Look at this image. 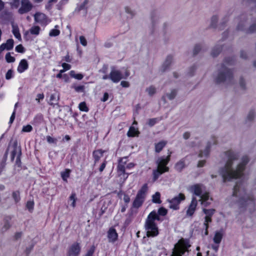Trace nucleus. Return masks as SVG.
I'll list each match as a JSON object with an SVG mask.
<instances>
[{
	"label": "nucleus",
	"mask_w": 256,
	"mask_h": 256,
	"mask_svg": "<svg viewBox=\"0 0 256 256\" xmlns=\"http://www.w3.org/2000/svg\"><path fill=\"white\" fill-rule=\"evenodd\" d=\"M191 190L194 194L198 196H200L202 193V186L196 184L191 187Z\"/></svg>",
	"instance_id": "aec40b11"
},
{
	"label": "nucleus",
	"mask_w": 256,
	"mask_h": 256,
	"mask_svg": "<svg viewBox=\"0 0 256 256\" xmlns=\"http://www.w3.org/2000/svg\"><path fill=\"white\" fill-rule=\"evenodd\" d=\"M59 96H56L55 94H52L50 96L49 104L51 106H54L55 105H58V101Z\"/></svg>",
	"instance_id": "393cba45"
},
{
	"label": "nucleus",
	"mask_w": 256,
	"mask_h": 256,
	"mask_svg": "<svg viewBox=\"0 0 256 256\" xmlns=\"http://www.w3.org/2000/svg\"><path fill=\"white\" fill-rule=\"evenodd\" d=\"M203 212L206 214V216H209L211 218L212 216L214 214L215 210L214 209L207 210L204 208Z\"/></svg>",
	"instance_id": "58836bf2"
},
{
	"label": "nucleus",
	"mask_w": 256,
	"mask_h": 256,
	"mask_svg": "<svg viewBox=\"0 0 256 256\" xmlns=\"http://www.w3.org/2000/svg\"><path fill=\"white\" fill-rule=\"evenodd\" d=\"M220 51H221V48L220 47L214 48L212 50V51L211 52V54L213 56H216L219 54V53L220 52Z\"/></svg>",
	"instance_id": "37998d69"
},
{
	"label": "nucleus",
	"mask_w": 256,
	"mask_h": 256,
	"mask_svg": "<svg viewBox=\"0 0 256 256\" xmlns=\"http://www.w3.org/2000/svg\"><path fill=\"white\" fill-rule=\"evenodd\" d=\"M157 121H158V120H157L156 118H150V119L148 120V124L150 126H152L156 124Z\"/></svg>",
	"instance_id": "603ef678"
},
{
	"label": "nucleus",
	"mask_w": 256,
	"mask_h": 256,
	"mask_svg": "<svg viewBox=\"0 0 256 256\" xmlns=\"http://www.w3.org/2000/svg\"><path fill=\"white\" fill-rule=\"evenodd\" d=\"M2 46H4V48L7 50H10L13 48L14 46V40L12 39L8 40L6 43L2 44Z\"/></svg>",
	"instance_id": "cd10ccee"
},
{
	"label": "nucleus",
	"mask_w": 256,
	"mask_h": 256,
	"mask_svg": "<svg viewBox=\"0 0 256 256\" xmlns=\"http://www.w3.org/2000/svg\"><path fill=\"white\" fill-rule=\"evenodd\" d=\"M58 28V26H56L55 28L52 29L50 31V33H49V36H56L60 34V31L57 29Z\"/></svg>",
	"instance_id": "c756f323"
},
{
	"label": "nucleus",
	"mask_w": 256,
	"mask_h": 256,
	"mask_svg": "<svg viewBox=\"0 0 256 256\" xmlns=\"http://www.w3.org/2000/svg\"><path fill=\"white\" fill-rule=\"evenodd\" d=\"M201 50V46L199 45H196L195 46L194 49V54H197Z\"/></svg>",
	"instance_id": "e2e57ef3"
},
{
	"label": "nucleus",
	"mask_w": 256,
	"mask_h": 256,
	"mask_svg": "<svg viewBox=\"0 0 256 256\" xmlns=\"http://www.w3.org/2000/svg\"><path fill=\"white\" fill-rule=\"evenodd\" d=\"M44 98V95L43 94H37L36 100L38 101V102H40V100H42Z\"/></svg>",
	"instance_id": "69168bd1"
},
{
	"label": "nucleus",
	"mask_w": 256,
	"mask_h": 256,
	"mask_svg": "<svg viewBox=\"0 0 256 256\" xmlns=\"http://www.w3.org/2000/svg\"><path fill=\"white\" fill-rule=\"evenodd\" d=\"M148 189V187L147 184H146L142 186L140 190L138 192L136 198L133 202L134 207L138 208L142 204Z\"/></svg>",
	"instance_id": "0eeeda50"
},
{
	"label": "nucleus",
	"mask_w": 256,
	"mask_h": 256,
	"mask_svg": "<svg viewBox=\"0 0 256 256\" xmlns=\"http://www.w3.org/2000/svg\"><path fill=\"white\" fill-rule=\"evenodd\" d=\"M89 0H84V1L80 4L76 8L78 12L82 10H84L86 8V5L88 4Z\"/></svg>",
	"instance_id": "4c0bfd02"
},
{
	"label": "nucleus",
	"mask_w": 256,
	"mask_h": 256,
	"mask_svg": "<svg viewBox=\"0 0 256 256\" xmlns=\"http://www.w3.org/2000/svg\"><path fill=\"white\" fill-rule=\"evenodd\" d=\"M120 85L124 88H128L130 84L128 82L126 81H122L120 82Z\"/></svg>",
	"instance_id": "338daca9"
},
{
	"label": "nucleus",
	"mask_w": 256,
	"mask_h": 256,
	"mask_svg": "<svg viewBox=\"0 0 256 256\" xmlns=\"http://www.w3.org/2000/svg\"><path fill=\"white\" fill-rule=\"evenodd\" d=\"M12 32L16 38H17L18 40L21 39V36L19 32V30L18 26H13Z\"/></svg>",
	"instance_id": "473e14b6"
},
{
	"label": "nucleus",
	"mask_w": 256,
	"mask_h": 256,
	"mask_svg": "<svg viewBox=\"0 0 256 256\" xmlns=\"http://www.w3.org/2000/svg\"><path fill=\"white\" fill-rule=\"evenodd\" d=\"M9 148L12 149L11 151V159L12 160H14L15 157H18L21 155V148L20 146H18V142L16 141H14L12 146H10Z\"/></svg>",
	"instance_id": "9b49d317"
},
{
	"label": "nucleus",
	"mask_w": 256,
	"mask_h": 256,
	"mask_svg": "<svg viewBox=\"0 0 256 256\" xmlns=\"http://www.w3.org/2000/svg\"><path fill=\"white\" fill-rule=\"evenodd\" d=\"M128 162L127 158L124 157L120 158L118 160V176H122L123 180L122 182L124 183L126 179L128 177V174H126L125 168L126 165V164Z\"/></svg>",
	"instance_id": "6e6552de"
},
{
	"label": "nucleus",
	"mask_w": 256,
	"mask_h": 256,
	"mask_svg": "<svg viewBox=\"0 0 256 256\" xmlns=\"http://www.w3.org/2000/svg\"><path fill=\"white\" fill-rule=\"evenodd\" d=\"M6 59L7 62H14L15 60L14 57L11 56L10 53H8L6 55Z\"/></svg>",
	"instance_id": "c03bdc74"
},
{
	"label": "nucleus",
	"mask_w": 256,
	"mask_h": 256,
	"mask_svg": "<svg viewBox=\"0 0 256 256\" xmlns=\"http://www.w3.org/2000/svg\"><path fill=\"white\" fill-rule=\"evenodd\" d=\"M185 199V196L183 194L180 193L178 196H175L170 200H168L170 203V208L173 210H178L180 202Z\"/></svg>",
	"instance_id": "1a4fd4ad"
},
{
	"label": "nucleus",
	"mask_w": 256,
	"mask_h": 256,
	"mask_svg": "<svg viewBox=\"0 0 256 256\" xmlns=\"http://www.w3.org/2000/svg\"><path fill=\"white\" fill-rule=\"evenodd\" d=\"M172 152H170L168 156L165 158L164 157L158 158L156 161L157 168L154 170L152 172L153 181L155 182L159 176L165 172L169 170V168L166 166L167 164L170 160V157Z\"/></svg>",
	"instance_id": "20e7f679"
},
{
	"label": "nucleus",
	"mask_w": 256,
	"mask_h": 256,
	"mask_svg": "<svg viewBox=\"0 0 256 256\" xmlns=\"http://www.w3.org/2000/svg\"><path fill=\"white\" fill-rule=\"evenodd\" d=\"M256 32V24L252 25L248 30V32Z\"/></svg>",
	"instance_id": "680f3d73"
},
{
	"label": "nucleus",
	"mask_w": 256,
	"mask_h": 256,
	"mask_svg": "<svg viewBox=\"0 0 256 256\" xmlns=\"http://www.w3.org/2000/svg\"><path fill=\"white\" fill-rule=\"evenodd\" d=\"M40 28L38 26H32L28 31L26 32V34L30 32L32 34L38 35L40 32Z\"/></svg>",
	"instance_id": "5701e85b"
},
{
	"label": "nucleus",
	"mask_w": 256,
	"mask_h": 256,
	"mask_svg": "<svg viewBox=\"0 0 256 256\" xmlns=\"http://www.w3.org/2000/svg\"><path fill=\"white\" fill-rule=\"evenodd\" d=\"M209 198V194L208 192H205L203 194L200 196V201H201L202 204L204 206H208L210 203L208 202L207 200Z\"/></svg>",
	"instance_id": "4be33fe9"
},
{
	"label": "nucleus",
	"mask_w": 256,
	"mask_h": 256,
	"mask_svg": "<svg viewBox=\"0 0 256 256\" xmlns=\"http://www.w3.org/2000/svg\"><path fill=\"white\" fill-rule=\"evenodd\" d=\"M138 134V131L137 129L135 128L134 127L131 126L128 132V136H134Z\"/></svg>",
	"instance_id": "c85d7f7f"
},
{
	"label": "nucleus",
	"mask_w": 256,
	"mask_h": 256,
	"mask_svg": "<svg viewBox=\"0 0 256 256\" xmlns=\"http://www.w3.org/2000/svg\"><path fill=\"white\" fill-rule=\"evenodd\" d=\"M103 156V152L100 150H95L93 152V156L94 158L95 162H98L100 158H102Z\"/></svg>",
	"instance_id": "a878e982"
},
{
	"label": "nucleus",
	"mask_w": 256,
	"mask_h": 256,
	"mask_svg": "<svg viewBox=\"0 0 256 256\" xmlns=\"http://www.w3.org/2000/svg\"><path fill=\"white\" fill-rule=\"evenodd\" d=\"M46 140L50 144H56L57 142L56 138H52L50 136H46Z\"/></svg>",
	"instance_id": "09e8293b"
},
{
	"label": "nucleus",
	"mask_w": 256,
	"mask_h": 256,
	"mask_svg": "<svg viewBox=\"0 0 256 256\" xmlns=\"http://www.w3.org/2000/svg\"><path fill=\"white\" fill-rule=\"evenodd\" d=\"M172 61V57L171 56H168L166 58L164 64H162L161 70L162 72L166 71L170 66Z\"/></svg>",
	"instance_id": "6ab92c4d"
},
{
	"label": "nucleus",
	"mask_w": 256,
	"mask_h": 256,
	"mask_svg": "<svg viewBox=\"0 0 256 256\" xmlns=\"http://www.w3.org/2000/svg\"><path fill=\"white\" fill-rule=\"evenodd\" d=\"M215 82L217 84L222 82L227 84H232L233 82L232 72L227 68L222 66L215 78Z\"/></svg>",
	"instance_id": "39448f33"
},
{
	"label": "nucleus",
	"mask_w": 256,
	"mask_h": 256,
	"mask_svg": "<svg viewBox=\"0 0 256 256\" xmlns=\"http://www.w3.org/2000/svg\"><path fill=\"white\" fill-rule=\"evenodd\" d=\"M32 127L30 124H28L26 126H24L22 128V132H30L32 130Z\"/></svg>",
	"instance_id": "a19ab883"
},
{
	"label": "nucleus",
	"mask_w": 256,
	"mask_h": 256,
	"mask_svg": "<svg viewBox=\"0 0 256 256\" xmlns=\"http://www.w3.org/2000/svg\"><path fill=\"white\" fill-rule=\"evenodd\" d=\"M70 74L72 77L78 80H82L84 77V76L82 74H76L75 73L74 71V70L70 71Z\"/></svg>",
	"instance_id": "72a5a7b5"
},
{
	"label": "nucleus",
	"mask_w": 256,
	"mask_h": 256,
	"mask_svg": "<svg viewBox=\"0 0 256 256\" xmlns=\"http://www.w3.org/2000/svg\"><path fill=\"white\" fill-rule=\"evenodd\" d=\"M232 196L238 198L237 200L239 205L250 210L254 208V200L253 197L246 193L245 190L240 185L236 184L234 188Z\"/></svg>",
	"instance_id": "f03ea898"
},
{
	"label": "nucleus",
	"mask_w": 256,
	"mask_h": 256,
	"mask_svg": "<svg viewBox=\"0 0 256 256\" xmlns=\"http://www.w3.org/2000/svg\"><path fill=\"white\" fill-rule=\"evenodd\" d=\"M80 40L81 44L84 46H86L87 44V41L84 36H80Z\"/></svg>",
	"instance_id": "4d7b16f0"
},
{
	"label": "nucleus",
	"mask_w": 256,
	"mask_h": 256,
	"mask_svg": "<svg viewBox=\"0 0 256 256\" xmlns=\"http://www.w3.org/2000/svg\"><path fill=\"white\" fill-rule=\"evenodd\" d=\"M81 247L78 242H74L68 248V256H78L80 252Z\"/></svg>",
	"instance_id": "9d476101"
},
{
	"label": "nucleus",
	"mask_w": 256,
	"mask_h": 256,
	"mask_svg": "<svg viewBox=\"0 0 256 256\" xmlns=\"http://www.w3.org/2000/svg\"><path fill=\"white\" fill-rule=\"evenodd\" d=\"M160 220V218L155 211L152 212L148 216L146 222L145 228L148 236H154L158 234V231L155 220Z\"/></svg>",
	"instance_id": "7ed1b4c3"
},
{
	"label": "nucleus",
	"mask_w": 256,
	"mask_h": 256,
	"mask_svg": "<svg viewBox=\"0 0 256 256\" xmlns=\"http://www.w3.org/2000/svg\"><path fill=\"white\" fill-rule=\"evenodd\" d=\"M197 200L195 197H193L190 205L186 210V214L188 216H192L197 206Z\"/></svg>",
	"instance_id": "dca6fc26"
},
{
	"label": "nucleus",
	"mask_w": 256,
	"mask_h": 256,
	"mask_svg": "<svg viewBox=\"0 0 256 256\" xmlns=\"http://www.w3.org/2000/svg\"><path fill=\"white\" fill-rule=\"evenodd\" d=\"M12 198L16 202H18L20 200V195L18 192H14L12 193Z\"/></svg>",
	"instance_id": "79ce46f5"
},
{
	"label": "nucleus",
	"mask_w": 256,
	"mask_h": 256,
	"mask_svg": "<svg viewBox=\"0 0 256 256\" xmlns=\"http://www.w3.org/2000/svg\"><path fill=\"white\" fill-rule=\"evenodd\" d=\"M212 25V26H214L216 24L218 21V18L216 16H213L211 19Z\"/></svg>",
	"instance_id": "bf43d9fd"
},
{
	"label": "nucleus",
	"mask_w": 256,
	"mask_h": 256,
	"mask_svg": "<svg viewBox=\"0 0 256 256\" xmlns=\"http://www.w3.org/2000/svg\"><path fill=\"white\" fill-rule=\"evenodd\" d=\"M190 245L184 240H180L174 245L173 248L172 256H182Z\"/></svg>",
	"instance_id": "423d86ee"
},
{
	"label": "nucleus",
	"mask_w": 256,
	"mask_h": 256,
	"mask_svg": "<svg viewBox=\"0 0 256 256\" xmlns=\"http://www.w3.org/2000/svg\"><path fill=\"white\" fill-rule=\"evenodd\" d=\"M166 142L162 141L155 144V151L156 152H160L163 148L166 145Z\"/></svg>",
	"instance_id": "bb28decb"
},
{
	"label": "nucleus",
	"mask_w": 256,
	"mask_h": 256,
	"mask_svg": "<svg viewBox=\"0 0 256 256\" xmlns=\"http://www.w3.org/2000/svg\"><path fill=\"white\" fill-rule=\"evenodd\" d=\"M78 108L81 111L87 112L88 110V108L87 107L85 102H82L79 104Z\"/></svg>",
	"instance_id": "e433bc0d"
},
{
	"label": "nucleus",
	"mask_w": 256,
	"mask_h": 256,
	"mask_svg": "<svg viewBox=\"0 0 256 256\" xmlns=\"http://www.w3.org/2000/svg\"><path fill=\"white\" fill-rule=\"evenodd\" d=\"M62 66L66 70H69L71 68V66L66 63H63Z\"/></svg>",
	"instance_id": "0e129e2a"
},
{
	"label": "nucleus",
	"mask_w": 256,
	"mask_h": 256,
	"mask_svg": "<svg viewBox=\"0 0 256 256\" xmlns=\"http://www.w3.org/2000/svg\"><path fill=\"white\" fill-rule=\"evenodd\" d=\"M12 76V71L11 70H9L6 74V78L7 80L10 79Z\"/></svg>",
	"instance_id": "13d9d810"
},
{
	"label": "nucleus",
	"mask_w": 256,
	"mask_h": 256,
	"mask_svg": "<svg viewBox=\"0 0 256 256\" xmlns=\"http://www.w3.org/2000/svg\"><path fill=\"white\" fill-rule=\"evenodd\" d=\"M73 88L76 92H83L84 90V86H74Z\"/></svg>",
	"instance_id": "3c124183"
},
{
	"label": "nucleus",
	"mask_w": 256,
	"mask_h": 256,
	"mask_svg": "<svg viewBox=\"0 0 256 256\" xmlns=\"http://www.w3.org/2000/svg\"><path fill=\"white\" fill-rule=\"evenodd\" d=\"M210 147V144H208L206 150L204 152L201 151L200 152L199 156L202 157L203 156H207L208 154Z\"/></svg>",
	"instance_id": "f704fd0d"
},
{
	"label": "nucleus",
	"mask_w": 256,
	"mask_h": 256,
	"mask_svg": "<svg viewBox=\"0 0 256 256\" xmlns=\"http://www.w3.org/2000/svg\"><path fill=\"white\" fill-rule=\"evenodd\" d=\"M34 202L32 201H28L26 203V208L30 211H32L34 208Z\"/></svg>",
	"instance_id": "864d4df0"
},
{
	"label": "nucleus",
	"mask_w": 256,
	"mask_h": 256,
	"mask_svg": "<svg viewBox=\"0 0 256 256\" xmlns=\"http://www.w3.org/2000/svg\"><path fill=\"white\" fill-rule=\"evenodd\" d=\"M28 68V62L26 60L23 59L21 60V61L20 62L19 65L18 67L17 70L20 73H22Z\"/></svg>",
	"instance_id": "a211bd4d"
},
{
	"label": "nucleus",
	"mask_w": 256,
	"mask_h": 256,
	"mask_svg": "<svg viewBox=\"0 0 256 256\" xmlns=\"http://www.w3.org/2000/svg\"><path fill=\"white\" fill-rule=\"evenodd\" d=\"M16 50L18 52L22 53L24 52V48L22 44H19L16 46Z\"/></svg>",
	"instance_id": "5fc2aeb1"
},
{
	"label": "nucleus",
	"mask_w": 256,
	"mask_h": 256,
	"mask_svg": "<svg viewBox=\"0 0 256 256\" xmlns=\"http://www.w3.org/2000/svg\"><path fill=\"white\" fill-rule=\"evenodd\" d=\"M110 78L114 82H118L123 78V76L120 71L112 69L110 72Z\"/></svg>",
	"instance_id": "4468645a"
},
{
	"label": "nucleus",
	"mask_w": 256,
	"mask_h": 256,
	"mask_svg": "<svg viewBox=\"0 0 256 256\" xmlns=\"http://www.w3.org/2000/svg\"><path fill=\"white\" fill-rule=\"evenodd\" d=\"M34 20L42 26H46L48 22V20L46 16L40 12H36L34 14Z\"/></svg>",
	"instance_id": "f8f14e48"
},
{
	"label": "nucleus",
	"mask_w": 256,
	"mask_h": 256,
	"mask_svg": "<svg viewBox=\"0 0 256 256\" xmlns=\"http://www.w3.org/2000/svg\"><path fill=\"white\" fill-rule=\"evenodd\" d=\"M118 237V234L114 228H110L108 232V238L110 242H116Z\"/></svg>",
	"instance_id": "2eb2a0df"
},
{
	"label": "nucleus",
	"mask_w": 256,
	"mask_h": 256,
	"mask_svg": "<svg viewBox=\"0 0 256 256\" xmlns=\"http://www.w3.org/2000/svg\"><path fill=\"white\" fill-rule=\"evenodd\" d=\"M176 91L175 90H173L170 93L167 94V96L170 100H172L176 97Z\"/></svg>",
	"instance_id": "de8ad7c7"
},
{
	"label": "nucleus",
	"mask_w": 256,
	"mask_h": 256,
	"mask_svg": "<svg viewBox=\"0 0 256 256\" xmlns=\"http://www.w3.org/2000/svg\"><path fill=\"white\" fill-rule=\"evenodd\" d=\"M224 234V231L223 230H220L219 231H216L213 238L214 242L215 244H219Z\"/></svg>",
	"instance_id": "f3484780"
},
{
	"label": "nucleus",
	"mask_w": 256,
	"mask_h": 256,
	"mask_svg": "<svg viewBox=\"0 0 256 256\" xmlns=\"http://www.w3.org/2000/svg\"><path fill=\"white\" fill-rule=\"evenodd\" d=\"M95 250L94 246H92L90 247V248L88 250L86 254H85V256H92Z\"/></svg>",
	"instance_id": "a18cd8bd"
},
{
	"label": "nucleus",
	"mask_w": 256,
	"mask_h": 256,
	"mask_svg": "<svg viewBox=\"0 0 256 256\" xmlns=\"http://www.w3.org/2000/svg\"><path fill=\"white\" fill-rule=\"evenodd\" d=\"M125 11L126 13L130 14L132 16L134 15V12L130 8L128 7H126L124 8Z\"/></svg>",
	"instance_id": "774afa93"
},
{
	"label": "nucleus",
	"mask_w": 256,
	"mask_h": 256,
	"mask_svg": "<svg viewBox=\"0 0 256 256\" xmlns=\"http://www.w3.org/2000/svg\"><path fill=\"white\" fill-rule=\"evenodd\" d=\"M32 8V4L28 0H22L21 6L18 10L20 14H23L30 11Z\"/></svg>",
	"instance_id": "ddd939ff"
},
{
	"label": "nucleus",
	"mask_w": 256,
	"mask_h": 256,
	"mask_svg": "<svg viewBox=\"0 0 256 256\" xmlns=\"http://www.w3.org/2000/svg\"><path fill=\"white\" fill-rule=\"evenodd\" d=\"M146 91L150 96L153 95L156 92V88L154 86H150L146 89Z\"/></svg>",
	"instance_id": "8fccbe9b"
},
{
	"label": "nucleus",
	"mask_w": 256,
	"mask_h": 256,
	"mask_svg": "<svg viewBox=\"0 0 256 256\" xmlns=\"http://www.w3.org/2000/svg\"><path fill=\"white\" fill-rule=\"evenodd\" d=\"M168 212L167 210L164 208H160L158 210V213L160 215L164 216Z\"/></svg>",
	"instance_id": "49530a36"
},
{
	"label": "nucleus",
	"mask_w": 256,
	"mask_h": 256,
	"mask_svg": "<svg viewBox=\"0 0 256 256\" xmlns=\"http://www.w3.org/2000/svg\"><path fill=\"white\" fill-rule=\"evenodd\" d=\"M255 116L254 112L253 110L250 111L247 115L246 120L248 121H252Z\"/></svg>",
	"instance_id": "ea45409f"
},
{
	"label": "nucleus",
	"mask_w": 256,
	"mask_h": 256,
	"mask_svg": "<svg viewBox=\"0 0 256 256\" xmlns=\"http://www.w3.org/2000/svg\"><path fill=\"white\" fill-rule=\"evenodd\" d=\"M226 160L224 166L220 170V174L224 182L232 179L240 178L244 175L246 166L250 161V158L244 155L240 158V154L232 150L225 153Z\"/></svg>",
	"instance_id": "f257e3e1"
},
{
	"label": "nucleus",
	"mask_w": 256,
	"mask_h": 256,
	"mask_svg": "<svg viewBox=\"0 0 256 256\" xmlns=\"http://www.w3.org/2000/svg\"><path fill=\"white\" fill-rule=\"evenodd\" d=\"M240 86L242 90H245L246 88L245 82L242 78L240 80Z\"/></svg>",
	"instance_id": "052dcab7"
},
{
	"label": "nucleus",
	"mask_w": 256,
	"mask_h": 256,
	"mask_svg": "<svg viewBox=\"0 0 256 256\" xmlns=\"http://www.w3.org/2000/svg\"><path fill=\"white\" fill-rule=\"evenodd\" d=\"M184 167L185 162L184 160H180L174 166L175 169L178 172H181Z\"/></svg>",
	"instance_id": "412c9836"
},
{
	"label": "nucleus",
	"mask_w": 256,
	"mask_h": 256,
	"mask_svg": "<svg viewBox=\"0 0 256 256\" xmlns=\"http://www.w3.org/2000/svg\"><path fill=\"white\" fill-rule=\"evenodd\" d=\"M212 222V218L209 216H206L204 218V225L205 227V235L208 234V224Z\"/></svg>",
	"instance_id": "b1692460"
},
{
	"label": "nucleus",
	"mask_w": 256,
	"mask_h": 256,
	"mask_svg": "<svg viewBox=\"0 0 256 256\" xmlns=\"http://www.w3.org/2000/svg\"><path fill=\"white\" fill-rule=\"evenodd\" d=\"M11 5L13 8H18L20 5L19 0H14L12 2H11Z\"/></svg>",
	"instance_id": "6e6d98bb"
},
{
	"label": "nucleus",
	"mask_w": 256,
	"mask_h": 256,
	"mask_svg": "<svg viewBox=\"0 0 256 256\" xmlns=\"http://www.w3.org/2000/svg\"><path fill=\"white\" fill-rule=\"evenodd\" d=\"M70 200L72 201V206L73 208H74L76 206V194L74 193H73L70 196Z\"/></svg>",
	"instance_id": "c9c22d12"
},
{
	"label": "nucleus",
	"mask_w": 256,
	"mask_h": 256,
	"mask_svg": "<svg viewBox=\"0 0 256 256\" xmlns=\"http://www.w3.org/2000/svg\"><path fill=\"white\" fill-rule=\"evenodd\" d=\"M160 196V193L159 192H156L152 196V202L154 203L160 204L161 202Z\"/></svg>",
	"instance_id": "2f4dec72"
},
{
	"label": "nucleus",
	"mask_w": 256,
	"mask_h": 256,
	"mask_svg": "<svg viewBox=\"0 0 256 256\" xmlns=\"http://www.w3.org/2000/svg\"><path fill=\"white\" fill-rule=\"evenodd\" d=\"M70 170L66 169L64 172H61V176L64 181H67V178L70 176Z\"/></svg>",
	"instance_id": "7c9ffc66"
}]
</instances>
